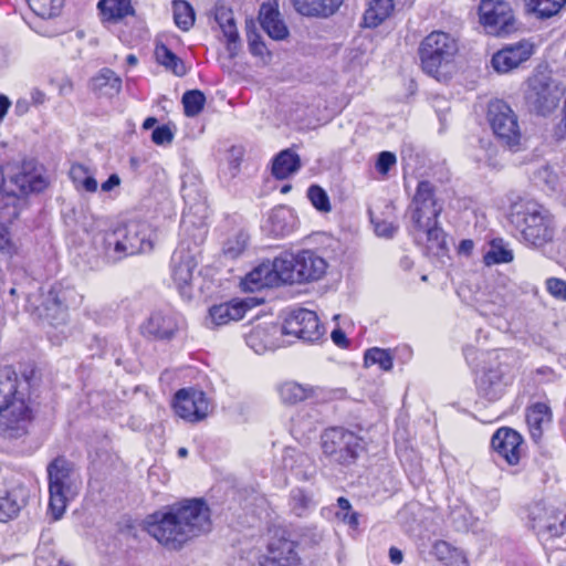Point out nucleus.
Returning a JSON list of instances; mask_svg holds the SVG:
<instances>
[{
  "instance_id": "f257e3e1",
  "label": "nucleus",
  "mask_w": 566,
  "mask_h": 566,
  "mask_svg": "<svg viewBox=\"0 0 566 566\" xmlns=\"http://www.w3.org/2000/svg\"><path fill=\"white\" fill-rule=\"evenodd\" d=\"M210 509L199 499H188L148 515L144 530L161 546L181 549L188 542L211 531Z\"/></svg>"
},
{
  "instance_id": "f03ea898",
  "label": "nucleus",
  "mask_w": 566,
  "mask_h": 566,
  "mask_svg": "<svg viewBox=\"0 0 566 566\" xmlns=\"http://www.w3.org/2000/svg\"><path fill=\"white\" fill-rule=\"evenodd\" d=\"M28 384L10 367L0 369V436L19 439L32 421Z\"/></svg>"
},
{
  "instance_id": "7ed1b4c3",
  "label": "nucleus",
  "mask_w": 566,
  "mask_h": 566,
  "mask_svg": "<svg viewBox=\"0 0 566 566\" xmlns=\"http://www.w3.org/2000/svg\"><path fill=\"white\" fill-rule=\"evenodd\" d=\"M442 206L433 195V186L429 181H420L413 198L411 211V232L416 240L426 241L427 250L439 254L446 250V233L438 224Z\"/></svg>"
},
{
  "instance_id": "20e7f679",
  "label": "nucleus",
  "mask_w": 566,
  "mask_h": 566,
  "mask_svg": "<svg viewBox=\"0 0 566 566\" xmlns=\"http://www.w3.org/2000/svg\"><path fill=\"white\" fill-rule=\"evenodd\" d=\"M511 223L520 231L521 240L528 247L542 249L553 242L556 223L553 214L535 201H524L513 205Z\"/></svg>"
},
{
  "instance_id": "39448f33",
  "label": "nucleus",
  "mask_w": 566,
  "mask_h": 566,
  "mask_svg": "<svg viewBox=\"0 0 566 566\" xmlns=\"http://www.w3.org/2000/svg\"><path fill=\"white\" fill-rule=\"evenodd\" d=\"M153 231L145 221L132 220L103 234L105 255L118 261L128 255L145 253L153 250Z\"/></svg>"
},
{
  "instance_id": "423d86ee",
  "label": "nucleus",
  "mask_w": 566,
  "mask_h": 566,
  "mask_svg": "<svg viewBox=\"0 0 566 566\" xmlns=\"http://www.w3.org/2000/svg\"><path fill=\"white\" fill-rule=\"evenodd\" d=\"M49 511L54 521L60 520L67 506L80 492L82 480L75 465L59 457L48 465Z\"/></svg>"
},
{
  "instance_id": "0eeeda50",
  "label": "nucleus",
  "mask_w": 566,
  "mask_h": 566,
  "mask_svg": "<svg viewBox=\"0 0 566 566\" xmlns=\"http://www.w3.org/2000/svg\"><path fill=\"white\" fill-rule=\"evenodd\" d=\"M458 53L457 41L442 31H433L427 35L419 48L422 70L430 76L440 80Z\"/></svg>"
},
{
  "instance_id": "6e6552de",
  "label": "nucleus",
  "mask_w": 566,
  "mask_h": 566,
  "mask_svg": "<svg viewBox=\"0 0 566 566\" xmlns=\"http://www.w3.org/2000/svg\"><path fill=\"white\" fill-rule=\"evenodd\" d=\"M524 99L531 112L548 115L554 112L565 94L560 82L546 73H535L525 82Z\"/></svg>"
},
{
  "instance_id": "1a4fd4ad",
  "label": "nucleus",
  "mask_w": 566,
  "mask_h": 566,
  "mask_svg": "<svg viewBox=\"0 0 566 566\" xmlns=\"http://www.w3.org/2000/svg\"><path fill=\"white\" fill-rule=\"evenodd\" d=\"M360 441V438L349 430L329 428L321 436L322 453L331 463L349 465L358 457Z\"/></svg>"
},
{
  "instance_id": "9d476101",
  "label": "nucleus",
  "mask_w": 566,
  "mask_h": 566,
  "mask_svg": "<svg viewBox=\"0 0 566 566\" xmlns=\"http://www.w3.org/2000/svg\"><path fill=\"white\" fill-rule=\"evenodd\" d=\"M489 120L496 137L511 149L521 145L522 133L517 115L503 101L496 99L489 105Z\"/></svg>"
},
{
  "instance_id": "9b49d317",
  "label": "nucleus",
  "mask_w": 566,
  "mask_h": 566,
  "mask_svg": "<svg viewBox=\"0 0 566 566\" xmlns=\"http://www.w3.org/2000/svg\"><path fill=\"white\" fill-rule=\"evenodd\" d=\"M479 14L481 24L491 35H507L516 29L513 10L504 0H481Z\"/></svg>"
},
{
  "instance_id": "f8f14e48",
  "label": "nucleus",
  "mask_w": 566,
  "mask_h": 566,
  "mask_svg": "<svg viewBox=\"0 0 566 566\" xmlns=\"http://www.w3.org/2000/svg\"><path fill=\"white\" fill-rule=\"evenodd\" d=\"M530 520L538 537L547 541L566 533V513L554 505L537 502L530 509Z\"/></svg>"
},
{
  "instance_id": "ddd939ff",
  "label": "nucleus",
  "mask_w": 566,
  "mask_h": 566,
  "mask_svg": "<svg viewBox=\"0 0 566 566\" xmlns=\"http://www.w3.org/2000/svg\"><path fill=\"white\" fill-rule=\"evenodd\" d=\"M511 382L512 377L506 368L497 361L496 357L490 356L476 379V388L480 396L489 401H496L503 397Z\"/></svg>"
},
{
  "instance_id": "4468645a",
  "label": "nucleus",
  "mask_w": 566,
  "mask_h": 566,
  "mask_svg": "<svg viewBox=\"0 0 566 566\" xmlns=\"http://www.w3.org/2000/svg\"><path fill=\"white\" fill-rule=\"evenodd\" d=\"M175 413L188 422H199L210 412V401L206 394L195 388L179 389L172 400Z\"/></svg>"
},
{
  "instance_id": "2eb2a0df",
  "label": "nucleus",
  "mask_w": 566,
  "mask_h": 566,
  "mask_svg": "<svg viewBox=\"0 0 566 566\" xmlns=\"http://www.w3.org/2000/svg\"><path fill=\"white\" fill-rule=\"evenodd\" d=\"M285 335H293L304 342H316L324 335L315 312L298 308L293 311L283 324Z\"/></svg>"
},
{
  "instance_id": "dca6fc26",
  "label": "nucleus",
  "mask_w": 566,
  "mask_h": 566,
  "mask_svg": "<svg viewBox=\"0 0 566 566\" xmlns=\"http://www.w3.org/2000/svg\"><path fill=\"white\" fill-rule=\"evenodd\" d=\"M285 335L283 326L271 322L263 321L253 324L244 338L247 345L256 354H263L274 350L282 346V336Z\"/></svg>"
},
{
  "instance_id": "f3484780",
  "label": "nucleus",
  "mask_w": 566,
  "mask_h": 566,
  "mask_svg": "<svg viewBox=\"0 0 566 566\" xmlns=\"http://www.w3.org/2000/svg\"><path fill=\"white\" fill-rule=\"evenodd\" d=\"M197 265L195 256L185 250H177L172 254L171 276L180 295L187 300L193 295Z\"/></svg>"
},
{
  "instance_id": "a211bd4d",
  "label": "nucleus",
  "mask_w": 566,
  "mask_h": 566,
  "mask_svg": "<svg viewBox=\"0 0 566 566\" xmlns=\"http://www.w3.org/2000/svg\"><path fill=\"white\" fill-rule=\"evenodd\" d=\"M533 53L534 44L527 40H522L494 53L491 64L497 73L505 74L526 62Z\"/></svg>"
},
{
  "instance_id": "6ab92c4d",
  "label": "nucleus",
  "mask_w": 566,
  "mask_h": 566,
  "mask_svg": "<svg viewBox=\"0 0 566 566\" xmlns=\"http://www.w3.org/2000/svg\"><path fill=\"white\" fill-rule=\"evenodd\" d=\"M522 443V436L517 431L505 427L497 429L491 440L494 451L510 465H516L520 462Z\"/></svg>"
},
{
  "instance_id": "aec40b11",
  "label": "nucleus",
  "mask_w": 566,
  "mask_h": 566,
  "mask_svg": "<svg viewBox=\"0 0 566 566\" xmlns=\"http://www.w3.org/2000/svg\"><path fill=\"white\" fill-rule=\"evenodd\" d=\"M297 560L295 545L284 537L273 538L268 546V553L260 559L261 566H291Z\"/></svg>"
},
{
  "instance_id": "412c9836",
  "label": "nucleus",
  "mask_w": 566,
  "mask_h": 566,
  "mask_svg": "<svg viewBox=\"0 0 566 566\" xmlns=\"http://www.w3.org/2000/svg\"><path fill=\"white\" fill-rule=\"evenodd\" d=\"M7 182L14 187L10 190L14 197L31 192H41L48 186L45 178L39 174L32 172L31 165L25 164L15 174L10 176Z\"/></svg>"
},
{
  "instance_id": "4be33fe9",
  "label": "nucleus",
  "mask_w": 566,
  "mask_h": 566,
  "mask_svg": "<svg viewBox=\"0 0 566 566\" xmlns=\"http://www.w3.org/2000/svg\"><path fill=\"white\" fill-rule=\"evenodd\" d=\"M300 283L319 280L326 272V261L315 252L305 250L297 254Z\"/></svg>"
},
{
  "instance_id": "5701e85b",
  "label": "nucleus",
  "mask_w": 566,
  "mask_h": 566,
  "mask_svg": "<svg viewBox=\"0 0 566 566\" xmlns=\"http://www.w3.org/2000/svg\"><path fill=\"white\" fill-rule=\"evenodd\" d=\"M283 465L303 481L311 480L316 472L311 457L295 449L289 448L284 451Z\"/></svg>"
},
{
  "instance_id": "b1692460",
  "label": "nucleus",
  "mask_w": 566,
  "mask_h": 566,
  "mask_svg": "<svg viewBox=\"0 0 566 566\" xmlns=\"http://www.w3.org/2000/svg\"><path fill=\"white\" fill-rule=\"evenodd\" d=\"M259 19L262 29L274 40H282L287 34V28L280 17L276 4L263 3L260 8Z\"/></svg>"
},
{
  "instance_id": "393cba45",
  "label": "nucleus",
  "mask_w": 566,
  "mask_h": 566,
  "mask_svg": "<svg viewBox=\"0 0 566 566\" xmlns=\"http://www.w3.org/2000/svg\"><path fill=\"white\" fill-rule=\"evenodd\" d=\"M294 224L295 216L292 209L279 206L270 212L264 227L274 237H284L293 231Z\"/></svg>"
},
{
  "instance_id": "a878e982",
  "label": "nucleus",
  "mask_w": 566,
  "mask_h": 566,
  "mask_svg": "<svg viewBox=\"0 0 566 566\" xmlns=\"http://www.w3.org/2000/svg\"><path fill=\"white\" fill-rule=\"evenodd\" d=\"M294 9L305 17H329L342 6L343 0H292Z\"/></svg>"
},
{
  "instance_id": "bb28decb",
  "label": "nucleus",
  "mask_w": 566,
  "mask_h": 566,
  "mask_svg": "<svg viewBox=\"0 0 566 566\" xmlns=\"http://www.w3.org/2000/svg\"><path fill=\"white\" fill-rule=\"evenodd\" d=\"M551 408L544 402H536L532 405L526 411V422L531 437L535 442L541 440L544 426L551 423Z\"/></svg>"
},
{
  "instance_id": "cd10ccee",
  "label": "nucleus",
  "mask_w": 566,
  "mask_h": 566,
  "mask_svg": "<svg viewBox=\"0 0 566 566\" xmlns=\"http://www.w3.org/2000/svg\"><path fill=\"white\" fill-rule=\"evenodd\" d=\"M276 284L282 283H300L298 275V260L297 254L282 253L272 262Z\"/></svg>"
},
{
  "instance_id": "c85d7f7f",
  "label": "nucleus",
  "mask_w": 566,
  "mask_h": 566,
  "mask_svg": "<svg viewBox=\"0 0 566 566\" xmlns=\"http://www.w3.org/2000/svg\"><path fill=\"white\" fill-rule=\"evenodd\" d=\"M177 329V323L174 316L163 312H155L143 325L145 334L157 338H169Z\"/></svg>"
},
{
  "instance_id": "c756f323",
  "label": "nucleus",
  "mask_w": 566,
  "mask_h": 566,
  "mask_svg": "<svg viewBox=\"0 0 566 566\" xmlns=\"http://www.w3.org/2000/svg\"><path fill=\"white\" fill-rule=\"evenodd\" d=\"M301 168V158L292 149L280 151L272 163V175L280 180L286 179Z\"/></svg>"
},
{
  "instance_id": "7c9ffc66",
  "label": "nucleus",
  "mask_w": 566,
  "mask_h": 566,
  "mask_svg": "<svg viewBox=\"0 0 566 566\" xmlns=\"http://www.w3.org/2000/svg\"><path fill=\"white\" fill-rule=\"evenodd\" d=\"M247 306L243 302L224 303L210 308V319L213 325L222 326L244 317Z\"/></svg>"
},
{
  "instance_id": "2f4dec72",
  "label": "nucleus",
  "mask_w": 566,
  "mask_h": 566,
  "mask_svg": "<svg viewBox=\"0 0 566 566\" xmlns=\"http://www.w3.org/2000/svg\"><path fill=\"white\" fill-rule=\"evenodd\" d=\"M275 275L272 262H263L247 274L243 283L248 290L256 291L277 285Z\"/></svg>"
},
{
  "instance_id": "473e14b6",
  "label": "nucleus",
  "mask_w": 566,
  "mask_h": 566,
  "mask_svg": "<svg viewBox=\"0 0 566 566\" xmlns=\"http://www.w3.org/2000/svg\"><path fill=\"white\" fill-rule=\"evenodd\" d=\"M214 18L228 40V50L232 52L239 40L232 10L222 3H217L214 7Z\"/></svg>"
},
{
  "instance_id": "72a5a7b5",
  "label": "nucleus",
  "mask_w": 566,
  "mask_h": 566,
  "mask_svg": "<svg viewBox=\"0 0 566 566\" xmlns=\"http://www.w3.org/2000/svg\"><path fill=\"white\" fill-rule=\"evenodd\" d=\"M280 399L285 405H295L314 396L312 386L302 385L293 380L282 382L277 387Z\"/></svg>"
},
{
  "instance_id": "f704fd0d",
  "label": "nucleus",
  "mask_w": 566,
  "mask_h": 566,
  "mask_svg": "<svg viewBox=\"0 0 566 566\" xmlns=\"http://www.w3.org/2000/svg\"><path fill=\"white\" fill-rule=\"evenodd\" d=\"M431 553L444 566H468L463 552L446 541L434 542Z\"/></svg>"
},
{
  "instance_id": "c9c22d12",
  "label": "nucleus",
  "mask_w": 566,
  "mask_h": 566,
  "mask_svg": "<svg viewBox=\"0 0 566 566\" xmlns=\"http://www.w3.org/2000/svg\"><path fill=\"white\" fill-rule=\"evenodd\" d=\"M98 9L104 21L117 22L134 13L130 0H101Z\"/></svg>"
},
{
  "instance_id": "e433bc0d",
  "label": "nucleus",
  "mask_w": 566,
  "mask_h": 566,
  "mask_svg": "<svg viewBox=\"0 0 566 566\" xmlns=\"http://www.w3.org/2000/svg\"><path fill=\"white\" fill-rule=\"evenodd\" d=\"M394 10V0H370L364 14V23L367 28H376L382 23Z\"/></svg>"
},
{
  "instance_id": "4c0bfd02",
  "label": "nucleus",
  "mask_w": 566,
  "mask_h": 566,
  "mask_svg": "<svg viewBox=\"0 0 566 566\" xmlns=\"http://www.w3.org/2000/svg\"><path fill=\"white\" fill-rule=\"evenodd\" d=\"M92 86L94 91L112 96L120 92L122 80L113 70L102 69L92 80Z\"/></svg>"
},
{
  "instance_id": "58836bf2",
  "label": "nucleus",
  "mask_w": 566,
  "mask_h": 566,
  "mask_svg": "<svg viewBox=\"0 0 566 566\" xmlns=\"http://www.w3.org/2000/svg\"><path fill=\"white\" fill-rule=\"evenodd\" d=\"M70 178L77 190H85L87 192H95L98 184L93 174L82 164H74L70 169Z\"/></svg>"
},
{
  "instance_id": "ea45409f",
  "label": "nucleus",
  "mask_w": 566,
  "mask_h": 566,
  "mask_svg": "<svg viewBox=\"0 0 566 566\" xmlns=\"http://www.w3.org/2000/svg\"><path fill=\"white\" fill-rule=\"evenodd\" d=\"M155 56L159 64L170 70L177 76L186 74V66L184 62L165 44H157L155 49Z\"/></svg>"
},
{
  "instance_id": "a19ab883",
  "label": "nucleus",
  "mask_w": 566,
  "mask_h": 566,
  "mask_svg": "<svg viewBox=\"0 0 566 566\" xmlns=\"http://www.w3.org/2000/svg\"><path fill=\"white\" fill-rule=\"evenodd\" d=\"M314 506L313 495L308 491L300 488L291 491L290 507L296 516H305Z\"/></svg>"
},
{
  "instance_id": "79ce46f5",
  "label": "nucleus",
  "mask_w": 566,
  "mask_h": 566,
  "mask_svg": "<svg viewBox=\"0 0 566 566\" xmlns=\"http://www.w3.org/2000/svg\"><path fill=\"white\" fill-rule=\"evenodd\" d=\"M530 12L538 18H551L557 14L565 6L566 0H524Z\"/></svg>"
},
{
  "instance_id": "37998d69",
  "label": "nucleus",
  "mask_w": 566,
  "mask_h": 566,
  "mask_svg": "<svg viewBox=\"0 0 566 566\" xmlns=\"http://www.w3.org/2000/svg\"><path fill=\"white\" fill-rule=\"evenodd\" d=\"M365 367L378 365L384 371H389L394 366V356L389 349L373 347L366 350L364 356Z\"/></svg>"
},
{
  "instance_id": "c03bdc74",
  "label": "nucleus",
  "mask_w": 566,
  "mask_h": 566,
  "mask_svg": "<svg viewBox=\"0 0 566 566\" xmlns=\"http://www.w3.org/2000/svg\"><path fill=\"white\" fill-rule=\"evenodd\" d=\"M174 20L176 25L182 31H188L195 23V12L192 7L184 0L172 2Z\"/></svg>"
},
{
  "instance_id": "a18cd8bd",
  "label": "nucleus",
  "mask_w": 566,
  "mask_h": 566,
  "mask_svg": "<svg viewBox=\"0 0 566 566\" xmlns=\"http://www.w3.org/2000/svg\"><path fill=\"white\" fill-rule=\"evenodd\" d=\"M513 259V251L505 247L502 240H493L490 250L484 255V263L486 265L510 263Z\"/></svg>"
},
{
  "instance_id": "49530a36",
  "label": "nucleus",
  "mask_w": 566,
  "mask_h": 566,
  "mask_svg": "<svg viewBox=\"0 0 566 566\" xmlns=\"http://www.w3.org/2000/svg\"><path fill=\"white\" fill-rule=\"evenodd\" d=\"M534 181L546 190L555 191L559 185L558 172L549 165H543L533 174Z\"/></svg>"
},
{
  "instance_id": "de8ad7c7",
  "label": "nucleus",
  "mask_w": 566,
  "mask_h": 566,
  "mask_svg": "<svg viewBox=\"0 0 566 566\" xmlns=\"http://www.w3.org/2000/svg\"><path fill=\"white\" fill-rule=\"evenodd\" d=\"M31 10L43 19L57 15L63 7L64 0H27Z\"/></svg>"
},
{
  "instance_id": "09e8293b",
  "label": "nucleus",
  "mask_w": 566,
  "mask_h": 566,
  "mask_svg": "<svg viewBox=\"0 0 566 566\" xmlns=\"http://www.w3.org/2000/svg\"><path fill=\"white\" fill-rule=\"evenodd\" d=\"M23 504V499L19 500L14 492L0 496V522L14 517Z\"/></svg>"
},
{
  "instance_id": "8fccbe9b",
  "label": "nucleus",
  "mask_w": 566,
  "mask_h": 566,
  "mask_svg": "<svg viewBox=\"0 0 566 566\" xmlns=\"http://www.w3.org/2000/svg\"><path fill=\"white\" fill-rule=\"evenodd\" d=\"M205 103L206 96L201 91L198 90L188 91L182 96L185 114L188 117L197 116L202 111Z\"/></svg>"
},
{
  "instance_id": "3c124183",
  "label": "nucleus",
  "mask_w": 566,
  "mask_h": 566,
  "mask_svg": "<svg viewBox=\"0 0 566 566\" xmlns=\"http://www.w3.org/2000/svg\"><path fill=\"white\" fill-rule=\"evenodd\" d=\"M65 298V291L52 287L42 303L43 311H52V307L56 306L57 314H63L67 310Z\"/></svg>"
},
{
  "instance_id": "603ef678",
  "label": "nucleus",
  "mask_w": 566,
  "mask_h": 566,
  "mask_svg": "<svg viewBox=\"0 0 566 566\" xmlns=\"http://www.w3.org/2000/svg\"><path fill=\"white\" fill-rule=\"evenodd\" d=\"M247 244L248 235L244 232H239L224 243L223 253L230 259H237L245 250Z\"/></svg>"
},
{
  "instance_id": "864d4df0",
  "label": "nucleus",
  "mask_w": 566,
  "mask_h": 566,
  "mask_svg": "<svg viewBox=\"0 0 566 566\" xmlns=\"http://www.w3.org/2000/svg\"><path fill=\"white\" fill-rule=\"evenodd\" d=\"M307 197L312 205L321 212H329L332 207L326 191L319 186L313 185L307 190Z\"/></svg>"
},
{
  "instance_id": "5fc2aeb1",
  "label": "nucleus",
  "mask_w": 566,
  "mask_h": 566,
  "mask_svg": "<svg viewBox=\"0 0 566 566\" xmlns=\"http://www.w3.org/2000/svg\"><path fill=\"white\" fill-rule=\"evenodd\" d=\"M337 504L340 510L337 513V516L349 525H357L358 517H357L356 513L350 512L352 505H350L349 501L345 497H339L337 500Z\"/></svg>"
},
{
  "instance_id": "6e6d98bb",
  "label": "nucleus",
  "mask_w": 566,
  "mask_h": 566,
  "mask_svg": "<svg viewBox=\"0 0 566 566\" xmlns=\"http://www.w3.org/2000/svg\"><path fill=\"white\" fill-rule=\"evenodd\" d=\"M546 290L553 297L566 301V281L551 277L546 281Z\"/></svg>"
},
{
  "instance_id": "4d7b16f0",
  "label": "nucleus",
  "mask_w": 566,
  "mask_h": 566,
  "mask_svg": "<svg viewBox=\"0 0 566 566\" xmlns=\"http://www.w3.org/2000/svg\"><path fill=\"white\" fill-rule=\"evenodd\" d=\"M174 139V133L167 125L159 126L153 130L151 140L156 145H168Z\"/></svg>"
},
{
  "instance_id": "13d9d810",
  "label": "nucleus",
  "mask_w": 566,
  "mask_h": 566,
  "mask_svg": "<svg viewBox=\"0 0 566 566\" xmlns=\"http://www.w3.org/2000/svg\"><path fill=\"white\" fill-rule=\"evenodd\" d=\"M396 164V156L390 151H381L378 155L376 168L381 175H387L390 168Z\"/></svg>"
},
{
  "instance_id": "bf43d9fd",
  "label": "nucleus",
  "mask_w": 566,
  "mask_h": 566,
  "mask_svg": "<svg viewBox=\"0 0 566 566\" xmlns=\"http://www.w3.org/2000/svg\"><path fill=\"white\" fill-rule=\"evenodd\" d=\"M398 227L389 221H377L375 222V232L378 237L386 239L392 238L397 232Z\"/></svg>"
},
{
  "instance_id": "052dcab7",
  "label": "nucleus",
  "mask_w": 566,
  "mask_h": 566,
  "mask_svg": "<svg viewBox=\"0 0 566 566\" xmlns=\"http://www.w3.org/2000/svg\"><path fill=\"white\" fill-rule=\"evenodd\" d=\"M478 311L481 315L489 316V315H499L502 311V304L491 302L489 303L486 300H479L478 301Z\"/></svg>"
},
{
  "instance_id": "680f3d73",
  "label": "nucleus",
  "mask_w": 566,
  "mask_h": 566,
  "mask_svg": "<svg viewBox=\"0 0 566 566\" xmlns=\"http://www.w3.org/2000/svg\"><path fill=\"white\" fill-rule=\"evenodd\" d=\"M11 249V238L8 226L0 221V251L1 252H10Z\"/></svg>"
},
{
  "instance_id": "e2e57ef3",
  "label": "nucleus",
  "mask_w": 566,
  "mask_h": 566,
  "mask_svg": "<svg viewBox=\"0 0 566 566\" xmlns=\"http://www.w3.org/2000/svg\"><path fill=\"white\" fill-rule=\"evenodd\" d=\"M49 321L52 325H60L65 322L66 311L63 314H57L56 306L52 307V311H43L41 314Z\"/></svg>"
},
{
  "instance_id": "0e129e2a",
  "label": "nucleus",
  "mask_w": 566,
  "mask_h": 566,
  "mask_svg": "<svg viewBox=\"0 0 566 566\" xmlns=\"http://www.w3.org/2000/svg\"><path fill=\"white\" fill-rule=\"evenodd\" d=\"M120 185V178L117 174H112L106 181H104L101 186L102 191L109 192L114 188Z\"/></svg>"
},
{
  "instance_id": "69168bd1",
  "label": "nucleus",
  "mask_w": 566,
  "mask_h": 566,
  "mask_svg": "<svg viewBox=\"0 0 566 566\" xmlns=\"http://www.w3.org/2000/svg\"><path fill=\"white\" fill-rule=\"evenodd\" d=\"M332 339L333 342L339 346V347H346L347 345V339H346V335L343 331L340 329H334L332 332Z\"/></svg>"
},
{
  "instance_id": "338daca9",
  "label": "nucleus",
  "mask_w": 566,
  "mask_h": 566,
  "mask_svg": "<svg viewBox=\"0 0 566 566\" xmlns=\"http://www.w3.org/2000/svg\"><path fill=\"white\" fill-rule=\"evenodd\" d=\"M473 248H474V242L472 240H462L458 247V251L460 254H463V255H470L471 252L473 251Z\"/></svg>"
},
{
  "instance_id": "774afa93",
  "label": "nucleus",
  "mask_w": 566,
  "mask_h": 566,
  "mask_svg": "<svg viewBox=\"0 0 566 566\" xmlns=\"http://www.w3.org/2000/svg\"><path fill=\"white\" fill-rule=\"evenodd\" d=\"M389 557L392 564L398 565L402 562V552L396 547L389 549Z\"/></svg>"
}]
</instances>
